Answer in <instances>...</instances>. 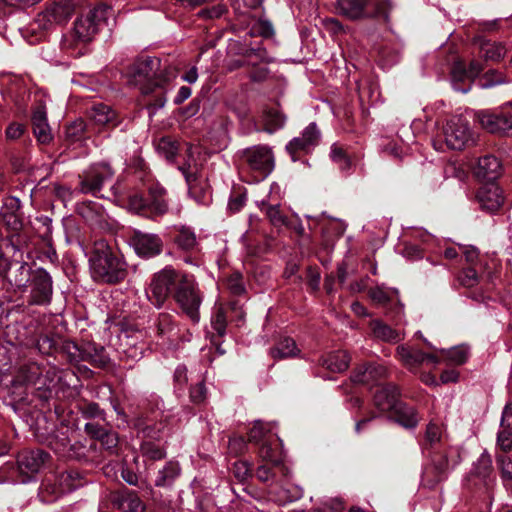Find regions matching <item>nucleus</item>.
<instances>
[{
  "label": "nucleus",
  "mask_w": 512,
  "mask_h": 512,
  "mask_svg": "<svg viewBox=\"0 0 512 512\" xmlns=\"http://www.w3.org/2000/svg\"><path fill=\"white\" fill-rule=\"evenodd\" d=\"M187 158L185 162L178 167V169L183 174L189 188L191 189V184L194 183L199 176V173L202 168V162L200 161V151L198 148L189 146L187 148Z\"/></svg>",
  "instance_id": "26"
},
{
  "label": "nucleus",
  "mask_w": 512,
  "mask_h": 512,
  "mask_svg": "<svg viewBox=\"0 0 512 512\" xmlns=\"http://www.w3.org/2000/svg\"><path fill=\"white\" fill-rule=\"evenodd\" d=\"M497 447L503 452H508L512 449V430L500 429L497 434Z\"/></svg>",
  "instance_id": "63"
},
{
  "label": "nucleus",
  "mask_w": 512,
  "mask_h": 512,
  "mask_svg": "<svg viewBox=\"0 0 512 512\" xmlns=\"http://www.w3.org/2000/svg\"><path fill=\"white\" fill-rule=\"evenodd\" d=\"M56 24L65 23L74 12L73 0H59L47 8Z\"/></svg>",
  "instance_id": "34"
},
{
  "label": "nucleus",
  "mask_w": 512,
  "mask_h": 512,
  "mask_svg": "<svg viewBox=\"0 0 512 512\" xmlns=\"http://www.w3.org/2000/svg\"><path fill=\"white\" fill-rule=\"evenodd\" d=\"M387 376V368L381 364H363L358 366L351 375V381L356 384L372 386Z\"/></svg>",
  "instance_id": "21"
},
{
  "label": "nucleus",
  "mask_w": 512,
  "mask_h": 512,
  "mask_svg": "<svg viewBox=\"0 0 512 512\" xmlns=\"http://www.w3.org/2000/svg\"><path fill=\"white\" fill-rule=\"evenodd\" d=\"M183 274L170 266L155 273L146 289V295L151 304L156 308H161L170 293L175 292L180 282V276H183Z\"/></svg>",
  "instance_id": "6"
},
{
  "label": "nucleus",
  "mask_w": 512,
  "mask_h": 512,
  "mask_svg": "<svg viewBox=\"0 0 512 512\" xmlns=\"http://www.w3.org/2000/svg\"><path fill=\"white\" fill-rule=\"evenodd\" d=\"M496 462L501 478L503 480H512V459L505 454H499L496 456Z\"/></svg>",
  "instance_id": "59"
},
{
  "label": "nucleus",
  "mask_w": 512,
  "mask_h": 512,
  "mask_svg": "<svg viewBox=\"0 0 512 512\" xmlns=\"http://www.w3.org/2000/svg\"><path fill=\"white\" fill-rule=\"evenodd\" d=\"M261 209L265 211L267 217L270 219V222L277 227L280 226H288L287 218L280 212L279 205H269L262 202Z\"/></svg>",
  "instance_id": "53"
},
{
  "label": "nucleus",
  "mask_w": 512,
  "mask_h": 512,
  "mask_svg": "<svg viewBox=\"0 0 512 512\" xmlns=\"http://www.w3.org/2000/svg\"><path fill=\"white\" fill-rule=\"evenodd\" d=\"M82 353V361H89L98 367H105L110 360L105 348L94 342H87L82 345Z\"/></svg>",
  "instance_id": "28"
},
{
  "label": "nucleus",
  "mask_w": 512,
  "mask_h": 512,
  "mask_svg": "<svg viewBox=\"0 0 512 512\" xmlns=\"http://www.w3.org/2000/svg\"><path fill=\"white\" fill-rule=\"evenodd\" d=\"M107 9L98 7L77 18L72 36L77 42L86 43L92 40L105 19Z\"/></svg>",
  "instance_id": "12"
},
{
  "label": "nucleus",
  "mask_w": 512,
  "mask_h": 512,
  "mask_svg": "<svg viewBox=\"0 0 512 512\" xmlns=\"http://www.w3.org/2000/svg\"><path fill=\"white\" fill-rule=\"evenodd\" d=\"M181 468L177 461H168L157 473L154 483L157 487H169L180 476Z\"/></svg>",
  "instance_id": "31"
},
{
  "label": "nucleus",
  "mask_w": 512,
  "mask_h": 512,
  "mask_svg": "<svg viewBox=\"0 0 512 512\" xmlns=\"http://www.w3.org/2000/svg\"><path fill=\"white\" fill-rule=\"evenodd\" d=\"M397 294L396 289H386L383 286H376L369 290V297L377 305L385 306L392 301L393 295Z\"/></svg>",
  "instance_id": "51"
},
{
  "label": "nucleus",
  "mask_w": 512,
  "mask_h": 512,
  "mask_svg": "<svg viewBox=\"0 0 512 512\" xmlns=\"http://www.w3.org/2000/svg\"><path fill=\"white\" fill-rule=\"evenodd\" d=\"M336 7L338 13L349 20L383 17L388 21L392 3L390 0H337Z\"/></svg>",
  "instance_id": "4"
},
{
  "label": "nucleus",
  "mask_w": 512,
  "mask_h": 512,
  "mask_svg": "<svg viewBox=\"0 0 512 512\" xmlns=\"http://www.w3.org/2000/svg\"><path fill=\"white\" fill-rule=\"evenodd\" d=\"M370 328L375 338L386 342H398L401 340V335L398 331L392 329L387 324L380 320H372Z\"/></svg>",
  "instance_id": "36"
},
{
  "label": "nucleus",
  "mask_w": 512,
  "mask_h": 512,
  "mask_svg": "<svg viewBox=\"0 0 512 512\" xmlns=\"http://www.w3.org/2000/svg\"><path fill=\"white\" fill-rule=\"evenodd\" d=\"M313 150L312 147L302 140L301 136L294 137L286 145V151L291 156L293 162L299 159V154H308Z\"/></svg>",
  "instance_id": "49"
},
{
  "label": "nucleus",
  "mask_w": 512,
  "mask_h": 512,
  "mask_svg": "<svg viewBox=\"0 0 512 512\" xmlns=\"http://www.w3.org/2000/svg\"><path fill=\"white\" fill-rule=\"evenodd\" d=\"M495 484L491 455L484 450L479 458L473 462L472 468L466 478L468 487L477 486L489 492Z\"/></svg>",
  "instance_id": "11"
},
{
  "label": "nucleus",
  "mask_w": 512,
  "mask_h": 512,
  "mask_svg": "<svg viewBox=\"0 0 512 512\" xmlns=\"http://www.w3.org/2000/svg\"><path fill=\"white\" fill-rule=\"evenodd\" d=\"M80 412H81L82 417L85 419H99L102 421L106 420L105 411L102 410L100 408V406L95 402H91V403H87V404L83 405L80 408Z\"/></svg>",
  "instance_id": "55"
},
{
  "label": "nucleus",
  "mask_w": 512,
  "mask_h": 512,
  "mask_svg": "<svg viewBox=\"0 0 512 512\" xmlns=\"http://www.w3.org/2000/svg\"><path fill=\"white\" fill-rule=\"evenodd\" d=\"M243 158L250 170L256 172L255 181L265 179L274 169V155L266 145H256L243 152Z\"/></svg>",
  "instance_id": "10"
},
{
  "label": "nucleus",
  "mask_w": 512,
  "mask_h": 512,
  "mask_svg": "<svg viewBox=\"0 0 512 512\" xmlns=\"http://www.w3.org/2000/svg\"><path fill=\"white\" fill-rule=\"evenodd\" d=\"M299 352L295 341L292 338L282 339L274 348L270 350V354L275 359H283L293 357Z\"/></svg>",
  "instance_id": "42"
},
{
  "label": "nucleus",
  "mask_w": 512,
  "mask_h": 512,
  "mask_svg": "<svg viewBox=\"0 0 512 512\" xmlns=\"http://www.w3.org/2000/svg\"><path fill=\"white\" fill-rule=\"evenodd\" d=\"M483 88H491L496 85L505 84L508 81L506 78L497 70H489L484 74Z\"/></svg>",
  "instance_id": "61"
},
{
  "label": "nucleus",
  "mask_w": 512,
  "mask_h": 512,
  "mask_svg": "<svg viewBox=\"0 0 512 512\" xmlns=\"http://www.w3.org/2000/svg\"><path fill=\"white\" fill-rule=\"evenodd\" d=\"M70 439L67 449V455H64L63 458L69 459H82L86 456V445L79 440Z\"/></svg>",
  "instance_id": "58"
},
{
  "label": "nucleus",
  "mask_w": 512,
  "mask_h": 512,
  "mask_svg": "<svg viewBox=\"0 0 512 512\" xmlns=\"http://www.w3.org/2000/svg\"><path fill=\"white\" fill-rule=\"evenodd\" d=\"M474 175L482 183H493L502 175V164L493 155L483 156L478 160Z\"/></svg>",
  "instance_id": "19"
},
{
  "label": "nucleus",
  "mask_w": 512,
  "mask_h": 512,
  "mask_svg": "<svg viewBox=\"0 0 512 512\" xmlns=\"http://www.w3.org/2000/svg\"><path fill=\"white\" fill-rule=\"evenodd\" d=\"M92 277L99 282L115 284L127 276V264L104 241L95 244L89 259Z\"/></svg>",
  "instance_id": "3"
},
{
  "label": "nucleus",
  "mask_w": 512,
  "mask_h": 512,
  "mask_svg": "<svg viewBox=\"0 0 512 512\" xmlns=\"http://www.w3.org/2000/svg\"><path fill=\"white\" fill-rule=\"evenodd\" d=\"M253 35H259L264 38H269L274 34V28L270 21L266 19H259L251 28Z\"/></svg>",
  "instance_id": "60"
},
{
  "label": "nucleus",
  "mask_w": 512,
  "mask_h": 512,
  "mask_svg": "<svg viewBox=\"0 0 512 512\" xmlns=\"http://www.w3.org/2000/svg\"><path fill=\"white\" fill-rule=\"evenodd\" d=\"M320 364L331 372H343L349 366V356L344 351L331 352L320 360Z\"/></svg>",
  "instance_id": "33"
},
{
  "label": "nucleus",
  "mask_w": 512,
  "mask_h": 512,
  "mask_svg": "<svg viewBox=\"0 0 512 512\" xmlns=\"http://www.w3.org/2000/svg\"><path fill=\"white\" fill-rule=\"evenodd\" d=\"M141 455L146 460L158 461L166 457V450L163 445L150 440H143L140 445Z\"/></svg>",
  "instance_id": "41"
},
{
  "label": "nucleus",
  "mask_w": 512,
  "mask_h": 512,
  "mask_svg": "<svg viewBox=\"0 0 512 512\" xmlns=\"http://www.w3.org/2000/svg\"><path fill=\"white\" fill-rule=\"evenodd\" d=\"M227 12L226 5L218 3L211 8H205L198 12V16L203 19H215L220 18Z\"/></svg>",
  "instance_id": "62"
},
{
  "label": "nucleus",
  "mask_w": 512,
  "mask_h": 512,
  "mask_svg": "<svg viewBox=\"0 0 512 512\" xmlns=\"http://www.w3.org/2000/svg\"><path fill=\"white\" fill-rule=\"evenodd\" d=\"M59 380V370L50 363L29 362L22 365L11 381L14 386L25 385L37 392L38 398L48 400Z\"/></svg>",
  "instance_id": "2"
},
{
  "label": "nucleus",
  "mask_w": 512,
  "mask_h": 512,
  "mask_svg": "<svg viewBox=\"0 0 512 512\" xmlns=\"http://www.w3.org/2000/svg\"><path fill=\"white\" fill-rule=\"evenodd\" d=\"M451 84L455 91L467 93L471 90L472 81L462 62L454 63L451 69Z\"/></svg>",
  "instance_id": "29"
},
{
  "label": "nucleus",
  "mask_w": 512,
  "mask_h": 512,
  "mask_svg": "<svg viewBox=\"0 0 512 512\" xmlns=\"http://www.w3.org/2000/svg\"><path fill=\"white\" fill-rule=\"evenodd\" d=\"M60 338L59 336H50L47 334L40 335L36 342L37 349L40 353L46 355L57 353Z\"/></svg>",
  "instance_id": "50"
},
{
  "label": "nucleus",
  "mask_w": 512,
  "mask_h": 512,
  "mask_svg": "<svg viewBox=\"0 0 512 512\" xmlns=\"http://www.w3.org/2000/svg\"><path fill=\"white\" fill-rule=\"evenodd\" d=\"M129 242L136 254L142 258H151L160 254L163 246L157 234L138 230L133 232Z\"/></svg>",
  "instance_id": "17"
},
{
  "label": "nucleus",
  "mask_w": 512,
  "mask_h": 512,
  "mask_svg": "<svg viewBox=\"0 0 512 512\" xmlns=\"http://www.w3.org/2000/svg\"><path fill=\"white\" fill-rule=\"evenodd\" d=\"M477 118L481 127L487 132L512 137V112L505 110L500 112L480 111Z\"/></svg>",
  "instance_id": "14"
},
{
  "label": "nucleus",
  "mask_w": 512,
  "mask_h": 512,
  "mask_svg": "<svg viewBox=\"0 0 512 512\" xmlns=\"http://www.w3.org/2000/svg\"><path fill=\"white\" fill-rule=\"evenodd\" d=\"M0 272L10 286L17 289L25 288L33 273L31 267L25 262H7L6 260L0 263Z\"/></svg>",
  "instance_id": "18"
},
{
  "label": "nucleus",
  "mask_w": 512,
  "mask_h": 512,
  "mask_svg": "<svg viewBox=\"0 0 512 512\" xmlns=\"http://www.w3.org/2000/svg\"><path fill=\"white\" fill-rule=\"evenodd\" d=\"M49 459L43 450H25L18 454L17 471L22 476L20 482L27 483L37 474Z\"/></svg>",
  "instance_id": "15"
},
{
  "label": "nucleus",
  "mask_w": 512,
  "mask_h": 512,
  "mask_svg": "<svg viewBox=\"0 0 512 512\" xmlns=\"http://www.w3.org/2000/svg\"><path fill=\"white\" fill-rule=\"evenodd\" d=\"M330 158L335 164L338 165L340 171L348 172L351 169V159L349 158L345 150L337 143H334L331 146Z\"/></svg>",
  "instance_id": "48"
},
{
  "label": "nucleus",
  "mask_w": 512,
  "mask_h": 512,
  "mask_svg": "<svg viewBox=\"0 0 512 512\" xmlns=\"http://www.w3.org/2000/svg\"><path fill=\"white\" fill-rule=\"evenodd\" d=\"M179 280L180 282L176 287L173 297L182 312L185 313L193 323H198L200 320L199 309L203 300L198 283L194 276L190 274H183V276H180Z\"/></svg>",
  "instance_id": "5"
},
{
  "label": "nucleus",
  "mask_w": 512,
  "mask_h": 512,
  "mask_svg": "<svg viewBox=\"0 0 512 512\" xmlns=\"http://www.w3.org/2000/svg\"><path fill=\"white\" fill-rule=\"evenodd\" d=\"M70 430L68 428L57 429L54 433L46 438L49 447L59 456L67 455L68 444L71 439Z\"/></svg>",
  "instance_id": "30"
},
{
  "label": "nucleus",
  "mask_w": 512,
  "mask_h": 512,
  "mask_svg": "<svg viewBox=\"0 0 512 512\" xmlns=\"http://www.w3.org/2000/svg\"><path fill=\"white\" fill-rule=\"evenodd\" d=\"M399 395L398 387L394 384H388L376 391L373 402L380 412L391 411L400 403Z\"/></svg>",
  "instance_id": "24"
},
{
  "label": "nucleus",
  "mask_w": 512,
  "mask_h": 512,
  "mask_svg": "<svg viewBox=\"0 0 512 512\" xmlns=\"http://www.w3.org/2000/svg\"><path fill=\"white\" fill-rule=\"evenodd\" d=\"M138 434L141 435L143 440H150L160 443L164 436V424H145L142 420H138L135 424Z\"/></svg>",
  "instance_id": "35"
},
{
  "label": "nucleus",
  "mask_w": 512,
  "mask_h": 512,
  "mask_svg": "<svg viewBox=\"0 0 512 512\" xmlns=\"http://www.w3.org/2000/svg\"><path fill=\"white\" fill-rule=\"evenodd\" d=\"M397 355L401 362L411 371L418 368L425 361L432 364L439 362L438 358L433 354H425L418 349H412L404 345L397 347Z\"/></svg>",
  "instance_id": "22"
},
{
  "label": "nucleus",
  "mask_w": 512,
  "mask_h": 512,
  "mask_svg": "<svg viewBox=\"0 0 512 512\" xmlns=\"http://www.w3.org/2000/svg\"><path fill=\"white\" fill-rule=\"evenodd\" d=\"M157 149L167 160H173L178 151L176 143L167 137L159 140Z\"/></svg>",
  "instance_id": "57"
},
{
  "label": "nucleus",
  "mask_w": 512,
  "mask_h": 512,
  "mask_svg": "<svg viewBox=\"0 0 512 512\" xmlns=\"http://www.w3.org/2000/svg\"><path fill=\"white\" fill-rule=\"evenodd\" d=\"M57 353L66 356L67 360L71 363L80 362L83 359L82 346L79 347L73 341L63 338H60Z\"/></svg>",
  "instance_id": "43"
},
{
  "label": "nucleus",
  "mask_w": 512,
  "mask_h": 512,
  "mask_svg": "<svg viewBox=\"0 0 512 512\" xmlns=\"http://www.w3.org/2000/svg\"><path fill=\"white\" fill-rule=\"evenodd\" d=\"M226 286L233 295L239 296L245 293L243 277L238 272H234L227 277Z\"/></svg>",
  "instance_id": "56"
},
{
  "label": "nucleus",
  "mask_w": 512,
  "mask_h": 512,
  "mask_svg": "<svg viewBox=\"0 0 512 512\" xmlns=\"http://www.w3.org/2000/svg\"><path fill=\"white\" fill-rule=\"evenodd\" d=\"M58 484L61 492L68 493L83 485L82 476L78 471L67 470L59 475Z\"/></svg>",
  "instance_id": "38"
},
{
  "label": "nucleus",
  "mask_w": 512,
  "mask_h": 512,
  "mask_svg": "<svg viewBox=\"0 0 512 512\" xmlns=\"http://www.w3.org/2000/svg\"><path fill=\"white\" fill-rule=\"evenodd\" d=\"M89 117L97 124L105 125L114 121L116 114L110 106L98 103L94 104L89 111Z\"/></svg>",
  "instance_id": "39"
},
{
  "label": "nucleus",
  "mask_w": 512,
  "mask_h": 512,
  "mask_svg": "<svg viewBox=\"0 0 512 512\" xmlns=\"http://www.w3.org/2000/svg\"><path fill=\"white\" fill-rule=\"evenodd\" d=\"M119 350L122 358L132 362L139 361L149 349L146 332L141 329L128 327L118 335Z\"/></svg>",
  "instance_id": "8"
},
{
  "label": "nucleus",
  "mask_w": 512,
  "mask_h": 512,
  "mask_svg": "<svg viewBox=\"0 0 512 512\" xmlns=\"http://www.w3.org/2000/svg\"><path fill=\"white\" fill-rule=\"evenodd\" d=\"M446 146L451 150H463L475 143V135L469 122L462 116H453L443 127Z\"/></svg>",
  "instance_id": "7"
},
{
  "label": "nucleus",
  "mask_w": 512,
  "mask_h": 512,
  "mask_svg": "<svg viewBox=\"0 0 512 512\" xmlns=\"http://www.w3.org/2000/svg\"><path fill=\"white\" fill-rule=\"evenodd\" d=\"M128 83L137 87L143 95L153 94L147 104L150 115L165 106L167 101L165 85L175 76L174 72L161 67V60L152 56L138 57L126 72Z\"/></svg>",
  "instance_id": "1"
},
{
  "label": "nucleus",
  "mask_w": 512,
  "mask_h": 512,
  "mask_svg": "<svg viewBox=\"0 0 512 512\" xmlns=\"http://www.w3.org/2000/svg\"><path fill=\"white\" fill-rule=\"evenodd\" d=\"M258 455L263 462L269 463L272 466H278L282 463V452L278 448L273 447L271 439L259 445Z\"/></svg>",
  "instance_id": "37"
},
{
  "label": "nucleus",
  "mask_w": 512,
  "mask_h": 512,
  "mask_svg": "<svg viewBox=\"0 0 512 512\" xmlns=\"http://www.w3.org/2000/svg\"><path fill=\"white\" fill-rule=\"evenodd\" d=\"M476 202L481 210L495 213L503 205L504 197L503 194H476Z\"/></svg>",
  "instance_id": "40"
},
{
  "label": "nucleus",
  "mask_w": 512,
  "mask_h": 512,
  "mask_svg": "<svg viewBox=\"0 0 512 512\" xmlns=\"http://www.w3.org/2000/svg\"><path fill=\"white\" fill-rule=\"evenodd\" d=\"M31 120L33 133L38 142L49 143L52 140V134L47 120L46 107L43 104L40 103L34 108Z\"/></svg>",
  "instance_id": "25"
},
{
  "label": "nucleus",
  "mask_w": 512,
  "mask_h": 512,
  "mask_svg": "<svg viewBox=\"0 0 512 512\" xmlns=\"http://www.w3.org/2000/svg\"><path fill=\"white\" fill-rule=\"evenodd\" d=\"M55 24L56 23L50 15L48 9H46L44 12L39 13L33 22L29 24L27 31L31 32L32 34H37L38 32L51 29Z\"/></svg>",
  "instance_id": "46"
},
{
  "label": "nucleus",
  "mask_w": 512,
  "mask_h": 512,
  "mask_svg": "<svg viewBox=\"0 0 512 512\" xmlns=\"http://www.w3.org/2000/svg\"><path fill=\"white\" fill-rule=\"evenodd\" d=\"M431 466L424 470V476L433 475V482L441 481L447 473L461 462L458 448L449 447L442 452H434Z\"/></svg>",
  "instance_id": "13"
},
{
  "label": "nucleus",
  "mask_w": 512,
  "mask_h": 512,
  "mask_svg": "<svg viewBox=\"0 0 512 512\" xmlns=\"http://www.w3.org/2000/svg\"><path fill=\"white\" fill-rule=\"evenodd\" d=\"M29 293L27 302L30 305L46 306L50 304L53 294V281L50 274L43 268L33 270L32 277L25 287Z\"/></svg>",
  "instance_id": "9"
},
{
  "label": "nucleus",
  "mask_w": 512,
  "mask_h": 512,
  "mask_svg": "<svg viewBox=\"0 0 512 512\" xmlns=\"http://www.w3.org/2000/svg\"><path fill=\"white\" fill-rule=\"evenodd\" d=\"M270 431L271 428L269 424L257 420L249 431V441L261 445L263 442L271 439L269 435Z\"/></svg>",
  "instance_id": "47"
},
{
  "label": "nucleus",
  "mask_w": 512,
  "mask_h": 512,
  "mask_svg": "<svg viewBox=\"0 0 512 512\" xmlns=\"http://www.w3.org/2000/svg\"><path fill=\"white\" fill-rule=\"evenodd\" d=\"M444 175L446 179L453 177L459 182H463L468 177L467 172L455 163H449L445 166Z\"/></svg>",
  "instance_id": "64"
},
{
  "label": "nucleus",
  "mask_w": 512,
  "mask_h": 512,
  "mask_svg": "<svg viewBox=\"0 0 512 512\" xmlns=\"http://www.w3.org/2000/svg\"><path fill=\"white\" fill-rule=\"evenodd\" d=\"M300 136L312 149H314L321 140V132L314 122L304 128Z\"/></svg>",
  "instance_id": "54"
},
{
  "label": "nucleus",
  "mask_w": 512,
  "mask_h": 512,
  "mask_svg": "<svg viewBox=\"0 0 512 512\" xmlns=\"http://www.w3.org/2000/svg\"><path fill=\"white\" fill-rule=\"evenodd\" d=\"M112 178V171L108 165L101 164L91 167L81 179L83 192H92L101 190L103 184L110 181Z\"/></svg>",
  "instance_id": "20"
},
{
  "label": "nucleus",
  "mask_w": 512,
  "mask_h": 512,
  "mask_svg": "<svg viewBox=\"0 0 512 512\" xmlns=\"http://www.w3.org/2000/svg\"><path fill=\"white\" fill-rule=\"evenodd\" d=\"M441 352L445 354L450 363L455 365L465 363L469 354L468 348L464 345L455 346L447 350L442 349Z\"/></svg>",
  "instance_id": "52"
},
{
  "label": "nucleus",
  "mask_w": 512,
  "mask_h": 512,
  "mask_svg": "<svg viewBox=\"0 0 512 512\" xmlns=\"http://www.w3.org/2000/svg\"><path fill=\"white\" fill-rule=\"evenodd\" d=\"M127 208L137 214L157 213L163 214L167 211V204L161 194H126Z\"/></svg>",
  "instance_id": "16"
},
{
  "label": "nucleus",
  "mask_w": 512,
  "mask_h": 512,
  "mask_svg": "<svg viewBox=\"0 0 512 512\" xmlns=\"http://www.w3.org/2000/svg\"><path fill=\"white\" fill-rule=\"evenodd\" d=\"M395 421L406 429H413L419 423V416L415 408L400 402L394 409Z\"/></svg>",
  "instance_id": "32"
},
{
  "label": "nucleus",
  "mask_w": 512,
  "mask_h": 512,
  "mask_svg": "<svg viewBox=\"0 0 512 512\" xmlns=\"http://www.w3.org/2000/svg\"><path fill=\"white\" fill-rule=\"evenodd\" d=\"M175 242L183 250H192L197 245L196 234L191 227L180 226Z\"/></svg>",
  "instance_id": "44"
},
{
  "label": "nucleus",
  "mask_w": 512,
  "mask_h": 512,
  "mask_svg": "<svg viewBox=\"0 0 512 512\" xmlns=\"http://www.w3.org/2000/svg\"><path fill=\"white\" fill-rule=\"evenodd\" d=\"M443 429L441 425L435 422H430L427 425L425 432V450L435 449L438 445L442 444Z\"/></svg>",
  "instance_id": "45"
},
{
  "label": "nucleus",
  "mask_w": 512,
  "mask_h": 512,
  "mask_svg": "<svg viewBox=\"0 0 512 512\" xmlns=\"http://www.w3.org/2000/svg\"><path fill=\"white\" fill-rule=\"evenodd\" d=\"M473 43L479 50V56L485 61L498 62L507 53V49L502 43L488 40L483 36L475 37Z\"/></svg>",
  "instance_id": "23"
},
{
  "label": "nucleus",
  "mask_w": 512,
  "mask_h": 512,
  "mask_svg": "<svg viewBox=\"0 0 512 512\" xmlns=\"http://www.w3.org/2000/svg\"><path fill=\"white\" fill-rule=\"evenodd\" d=\"M156 335L163 341H171L177 334L175 316L169 312H161L155 320Z\"/></svg>",
  "instance_id": "27"
}]
</instances>
